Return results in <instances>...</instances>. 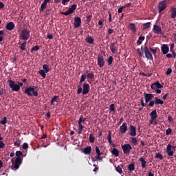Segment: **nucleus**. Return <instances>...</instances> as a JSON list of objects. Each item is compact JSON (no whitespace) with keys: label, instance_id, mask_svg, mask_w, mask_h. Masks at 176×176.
Returning <instances> with one entry per match:
<instances>
[{"label":"nucleus","instance_id":"34","mask_svg":"<svg viewBox=\"0 0 176 176\" xmlns=\"http://www.w3.org/2000/svg\"><path fill=\"white\" fill-rule=\"evenodd\" d=\"M38 74H39V75H41V76H42V78H43V79L46 78V73H45V70H43V69L39 70Z\"/></svg>","mask_w":176,"mask_h":176},{"label":"nucleus","instance_id":"23","mask_svg":"<svg viewBox=\"0 0 176 176\" xmlns=\"http://www.w3.org/2000/svg\"><path fill=\"white\" fill-rule=\"evenodd\" d=\"M139 162L141 163L142 168H146V161H145V158L144 157H141L139 159Z\"/></svg>","mask_w":176,"mask_h":176},{"label":"nucleus","instance_id":"62","mask_svg":"<svg viewBox=\"0 0 176 176\" xmlns=\"http://www.w3.org/2000/svg\"><path fill=\"white\" fill-rule=\"evenodd\" d=\"M149 49H150L151 52H153V54H156V52H157V49H153V48H152L151 47H149Z\"/></svg>","mask_w":176,"mask_h":176},{"label":"nucleus","instance_id":"58","mask_svg":"<svg viewBox=\"0 0 176 176\" xmlns=\"http://www.w3.org/2000/svg\"><path fill=\"white\" fill-rule=\"evenodd\" d=\"M112 140V133L111 131H109L108 136H107V141Z\"/></svg>","mask_w":176,"mask_h":176},{"label":"nucleus","instance_id":"53","mask_svg":"<svg viewBox=\"0 0 176 176\" xmlns=\"http://www.w3.org/2000/svg\"><path fill=\"white\" fill-rule=\"evenodd\" d=\"M137 142H138V141H137V139L134 137L131 138V143L134 144L135 145H137Z\"/></svg>","mask_w":176,"mask_h":176},{"label":"nucleus","instance_id":"60","mask_svg":"<svg viewBox=\"0 0 176 176\" xmlns=\"http://www.w3.org/2000/svg\"><path fill=\"white\" fill-rule=\"evenodd\" d=\"M130 6H131V3H128L124 4V6H122V8L124 9H126V8H130Z\"/></svg>","mask_w":176,"mask_h":176},{"label":"nucleus","instance_id":"45","mask_svg":"<svg viewBox=\"0 0 176 176\" xmlns=\"http://www.w3.org/2000/svg\"><path fill=\"white\" fill-rule=\"evenodd\" d=\"M25 46H27V41L23 42L20 47L21 50H25Z\"/></svg>","mask_w":176,"mask_h":176},{"label":"nucleus","instance_id":"14","mask_svg":"<svg viewBox=\"0 0 176 176\" xmlns=\"http://www.w3.org/2000/svg\"><path fill=\"white\" fill-rule=\"evenodd\" d=\"M151 89H152V90H155H155L157 89H163V85H162L159 81H156L151 85Z\"/></svg>","mask_w":176,"mask_h":176},{"label":"nucleus","instance_id":"64","mask_svg":"<svg viewBox=\"0 0 176 176\" xmlns=\"http://www.w3.org/2000/svg\"><path fill=\"white\" fill-rule=\"evenodd\" d=\"M155 101H153V100H151L150 101V102H149V104H148V106L149 107H153V105H155Z\"/></svg>","mask_w":176,"mask_h":176},{"label":"nucleus","instance_id":"33","mask_svg":"<svg viewBox=\"0 0 176 176\" xmlns=\"http://www.w3.org/2000/svg\"><path fill=\"white\" fill-rule=\"evenodd\" d=\"M96 140V137H94V134L91 133L89 135V142H91V144H93Z\"/></svg>","mask_w":176,"mask_h":176},{"label":"nucleus","instance_id":"39","mask_svg":"<svg viewBox=\"0 0 176 176\" xmlns=\"http://www.w3.org/2000/svg\"><path fill=\"white\" fill-rule=\"evenodd\" d=\"M107 61L108 63V65H111L112 64V63H113V57H112L111 56H109Z\"/></svg>","mask_w":176,"mask_h":176},{"label":"nucleus","instance_id":"36","mask_svg":"<svg viewBox=\"0 0 176 176\" xmlns=\"http://www.w3.org/2000/svg\"><path fill=\"white\" fill-rule=\"evenodd\" d=\"M151 28V22H147L143 24V30H148Z\"/></svg>","mask_w":176,"mask_h":176},{"label":"nucleus","instance_id":"1","mask_svg":"<svg viewBox=\"0 0 176 176\" xmlns=\"http://www.w3.org/2000/svg\"><path fill=\"white\" fill-rule=\"evenodd\" d=\"M77 94H81L82 93V96H86V94H89V91H90V85L87 82H85L82 87L80 85L77 86Z\"/></svg>","mask_w":176,"mask_h":176},{"label":"nucleus","instance_id":"31","mask_svg":"<svg viewBox=\"0 0 176 176\" xmlns=\"http://www.w3.org/2000/svg\"><path fill=\"white\" fill-rule=\"evenodd\" d=\"M170 12H171V18L172 19H175V17H176V8H172Z\"/></svg>","mask_w":176,"mask_h":176},{"label":"nucleus","instance_id":"8","mask_svg":"<svg viewBox=\"0 0 176 176\" xmlns=\"http://www.w3.org/2000/svg\"><path fill=\"white\" fill-rule=\"evenodd\" d=\"M8 82L9 87L12 89V91H19V87L17 85V84H16V82H14V81L12 80H8Z\"/></svg>","mask_w":176,"mask_h":176},{"label":"nucleus","instance_id":"32","mask_svg":"<svg viewBox=\"0 0 176 176\" xmlns=\"http://www.w3.org/2000/svg\"><path fill=\"white\" fill-rule=\"evenodd\" d=\"M142 41H145V36H140L137 41L138 45H142Z\"/></svg>","mask_w":176,"mask_h":176},{"label":"nucleus","instance_id":"59","mask_svg":"<svg viewBox=\"0 0 176 176\" xmlns=\"http://www.w3.org/2000/svg\"><path fill=\"white\" fill-rule=\"evenodd\" d=\"M28 143H23V144H22V148H23V149H24V150H25V149H28Z\"/></svg>","mask_w":176,"mask_h":176},{"label":"nucleus","instance_id":"10","mask_svg":"<svg viewBox=\"0 0 176 176\" xmlns=\"http://www.w3.org/2000/svg\"><path fill=\"white\" fill-rule=\"evenodd\" d=\"M167 8V0H163L162 1L159 3L158 10L159 12H163Z\"/></svg>","mask_w":176,"mask_h":176},{"label":"nucleus","instance_id":"49","mask_svg":"<svg viewBox=\"0 0 176 176\" xmlns=\"http://www.w3.org/2000/svg\"><path fill=\"white\" fill-rule=\"evenodd\" d=\"M87 78V75H86V74H82V75L81 76V77H80V80H81V82H85V80H86Z\"/></svg>","mask_w":176,"mask_h":176},{"label":"nucleus","instance_id":"52","mask_svg":"<svg viewBox=\"0 0 176 176\" xmlns=\"http://www.w3.org/2000/svg\"><path fill=\"white\" fill-rule=\"evenodd\" d=\"M171 133H173V129H171V128H168V129H166V135H170Z\"/></svg>","mask_w":176,"mask_h":176},{"label":"nucleus","instance_id":"7","mask_svg":"<svg viewBox=\"0 0 176 176\" xmlns=\"http://www.w3.org/2000/svg\"><path fill=\"white\" fill-rule=\"evenodd\" d=\"M121 148L124 152V155H130V151L133 149L131 144H124L121 146Z\"/></svg>","mask_w":176,"mask_h":176},{"label":"nucleus","instance_id":"4","mask_svg":"<svg viewBox=\"0 0 176 176\" xmlns=\"http://www.w3.org/2000/svg\"><path fill=\"white\" fill-rule=\"evenodd\" d=\"M149 115L151 116V120H149L150 124H157V120H156L157 119V111H156V110H153L149 113Z\"/></svg>","mask_w":176,"mask_h":176},{"label":"nucleus","instance_id":"13","mask_svg":"<svg viewBox=\"0 0 176 176\" xmlns=\"http://www.w3.org/2000/svg\"><path fill=\"white\" fill-rule=\"evenodd\" d=\"M129 135L131 137H135L137 135V128L134 125L131 124L129 126Z\"/></svg>","mask_w":176,"mask_h":176},{"label":"nucleus","instance_id":"3","mask_svg":"<svg viewBox=\"0 0 176 176\" xmlns=\"http://www.w3.org/2000/svg\"><path fill=\"white\" fill-rule=\"evenodd\" d=\"M30 30L27 29H23L21 31V33L19 34V37L22 41H28L30 39Z\"/></svg>","mask_w":176,"mask_h":176},{"label":"nucleus","instance_id":"12","mask_svg":"<svg viewBox=\"0 0 176 176\" xmlns=\"http://www.w3.org/2000/svg\"><path fill=\"white\" fill-rule=\"evenodd\" d=\"M82 25V19L80 17H74V28H79Z\"/></svg>","mask_w":176,"mask_h":176},{"label":"nucleus","instance_id":"19","mask_svg":"<svg viewBox=\"0 0 176 176\" xmlns=\"http://www.w3.org/2000/svg\"><path fill=\"white\" fill-rule=\"evenodd\" d=\"M120 131L121 134H126L127 131V124L126 122H123L122 125L120 126Z\"/></svg>","mask_w":176,"mask_h":176},{"label":"nucleus","instance_id":"40","mask_svg":"<svg viewBox=\"0 0 176 176\" xmlns=\"http://www.w3.org/2000/svg\"><path fill=\"white\" fill-rule=\"evenodd\" d=\"M86 122V118H83V116H81L78 120V124H82V123H85Z\"/></svg>","mask_w":176,"mask_h":176},{"label":"nucleus","instance_id":"50","mask_svg":"<svg viewBox=\"0 0 176 176\" xmlns=\"http://www.w3.org/2000/svg\"><path fill=\"white\" fill-rule=\"evenodd\" d=\"M51 100H52V101H54V102H58V101H60V99L58 98V96H54Z\"/></svg>","mask_w":176,"mask_h":176},{"label":"nucleus","instance_id":"43","mask_svg":"<svg viewBox=\"0 0 176 176\" xmlns=\"http://www.w3.org/2000/svg\"><path fill=\"white\" fill-rule=\"evenodd\" d=\"M5 34V31L0 30V43L3 41V35Z\"/></svg>","mask_w":176,"mask_h":176},{"label":"nucleus","instance_id":"57","mask_svg":"<svg viewBox=\"0 0 176 176\" xmlns=\"http://www.w3.org/2000/svg\"><path fill=\"white\" fill-rule=\"evenodd\" d=\"M172 72H173V69L171 68H168L166 72V75H171Z\"/></svg>","mask_w":176,"mask_h":176},{"label":"nucleus","instance_id":"26","mask_svg":"<svg viewBox=\"0 0 176 176\" xmlns=\"http://www.w3.org/2000/svg\"><path fill=\"white\" fill-rule=\"evenodd\" d=\"M85 41L87 42V43H89V45H93V43H94V38L90 36H88Z\"/></svg>","mask_w":176,"mask_h":176},{"label":"nucleus","instance_id":"61","mask_svg":"<svg viewBox=\"0 0 176 176\" xmlns=\"http://www.w3.org/2000/svg\"><path fill=\"white\" fill-rule=\"evenodd\" d=\"M5 148V143L3 142L0 141V149H3Z\"/></svg>","mask_w":176,"mask_h":176},{"label":"nucleus","instance_id":"47","mask_svg":"<svg viewBox=\"0 0 176 176\" xmlns=\"http://www.w3.org/2000/svg\"><path fill=\"white\" fill-rule=\"evenodd\" d=\"M96 153L97 156H101V155H102V153L100 151V148H98V146H96Z\"/></svg>","mask_w":176,"mask_h":176},{"label":"nucleus","instance_id":"37","mask_svg":"<svg viewBox=\"0 0 176 176\" xmlns=\"http://www.w3.org/2000/svg\"><path fill=\"white\" fill-rule=\"evenodd\" d=\"M128 170L129 171H134V170H135V166L134 164H129L128 166Z\"/></svg>","mask_w":176,"mask_h":176},{"label":"nucleus","instance_id":"46","mask_svg":"<svg viewBox=\"0 0 176 176\" xmlns=\"http://www.w3.org/2000/svg\"><path fill=\"white\" fill-rule=\"evenodd\" d=\"M6 123H8V118L3 117V120H1L0 121V124L5 125V124H6Z\"/></svg>","mask_w":176,"mask_h":176},{"label":"nucleus","instance_id":"16","mask_svg":"<svg viewBox=\"0 0 176 176\" xmlns=\"http://www.w3.org/2000/svg\"><path fill=\"white\" fill-rule=\"evenodd\" d=\"M23 163V159L22 158H16L15 159V164L13 166V170H17L20 165Z\"/></svg>","mask_w":176,"mask_h":176},{"label":"nucleus","instance_id":"15","mask_svg":"<svg viewBox=\"0 0 176 176\" xmlns=\"http://www.w3.org/2000/svg\"><path fill=\"white\" fill-rule=\"evenodd\" d=\"M23 163V159L22 158H16L15 159V164L13 166V170H17L20 165Z\"/></svg>","mask_w":176,"mask_h":176},{"label":"nucleus","instance_id":"29","mask_svg":"<svg viewBox=\"0 0 176 176\" xmlns=\"http://www.w3.org/2000/svg\"><path fill=\"white\" fill-rule=\"evenodd\" d=\"M43 71H44V72H45L46 74H47V72H49L50 71V68L49 67V65H43Z\"/></svg>","mask_w":176,"mask_h":176},{"label":"nucleus","instance_id":"35","mask_svg":"<svg viewBox=\"0 0 176 176\" xmlns=\"http://www.w3.org/2000/svg\"><path fill=\"white\" fill-rule=\"evenodd\" d=\"M47 6V3L43 1V3L41 6L40 12H43L46 9V6Z\"/></svg>","mask_w":176,"mask_h":176},{"label":"nucleus","instance_id":"44","mask_svg":"<svg viewBox=\"0 0 176 176\" xmlns=\"http://www.w3.org/2000/svg\"><path fill=\"white\" fill-rule=\"evenodd\" d=\"M155 159H160V160H163V155L160 153H157L155 154Z\"/></svg>","mask_w":176,"mask_h":176},{"label":"nucleus","instance_id":"41","mask_svg":"<svg viewBox=\"0 0 176 176\" xmlns=\"http://www.w3.org/2000/svg\"><path fill=\"white\" fill-rule=\"evenodd\" d=\"M39 50V46L36 45L31 48L30 52L31 53H33L34 52H38Z\"/></svg>","mask_w":176,"mask_h":176},{"label":"nucleus","instance_id":"25","mask_svg":"<svg viewBox=\"0 0 176 176\" xmlns=\"http://www.w3.org/2000/svg\"><path fill=\"white\" fill-rule=\"evenodd\" d=\"M155 100V104H156L157 105H163V104H164V101H163L162 100L160 99L157 97H155L154 98Z\"/></svg>","mask_w":176,"mask_h":176},{"label":"nucleus","instance_id":"55","mask_svg":"<svg viewBox=\"0 0 176 176\" xmlns=\"http://www.w3.org/2000/svg\"><path fill=\"white\" fill-rule=\"evenodd\" d=\"M109 109L111 112H113V111H115V104H110Z\"/></svg>","mask_w":176,"mask_h":176},{"label":"nucleus","instance_id":"48","mask_svg":"<svg viewBox=\"0 0 176 176\" xmlns=\"http://www.w3.org/2000/svg\"><path fill=\"white\" fill-rule=\"evenodd\" d=\"M21 144V140H18L16 142H14V146H17L19 148Z\"/></svg>","mask_w":176,"mask_h":176},{"label":"nucleus","instance_id":"54","mask_svg":"<svg viewBox=\"0 0 176 176\" xmlns=\"http://www.w3.org/2000/svg\"><path fill=\"white\" fill-rule=\"evenodd\" d=\"M137 52H138V54H139V56H140V57H144V52H141V50H140V48H138V50H137Z\"/></svg>","mask_w":176,"mask_h":176},{"label":"nucleus","instance_id":"22","mask_svg":"<svg viewBox=\"0 0 176 176\" xmlns=\"http://www.w3.org/2000/svg\"><path fill=\"white\" fill-rule=\"evenodd\" d=\"M110 50H111V52L113 53V54H115V53H116V52H118V47L115 45V43H111Z\"/></svg>","mask_w":176,"mask_h":176},{"label":"nucleus","instance_id":"51","mask_svg":"<svg viewBox=\"0 0 176 176\" xmlns=\"http://www.w3.org/2000/svg\"><path fill=\"white\" fill-rule=\"evenodd\" d=\"M116 170L118 173H119V174H122V173H123V170H122V168L119 166L116 167Z\"/></svg>","mask_w":176,"mask_h":176},{"label":"nucleus","instance_id":"6","mask_svg":"<svg viewBox=\"0 0 176 176\" xmlns=\"http://www.w3.org/2000/svg\"><path fill=\"white\" fill-rule=\"evenodd\" d=\"M76 8H78V6L76 4H73L66 12H61L60 14L69 16V14H72V13L76 10Z\"/></svg>","mask_w":176,"mask_h":176},{"label":"nucleus","instance_id":"5","mask_svg":"<svg viewBox=\"0 0 176 176\" xmlns=\"http://www.w3.org/2000/svg\"><path fill=\"white\" fill-rule=\"evenodd\" d=\"M143 52L147 60H153V56L152 55V53H151V51H149V48L148 47V46H146V45H144L143 48Z\"/></svg>","mask_w":176,"mask_h":176},{"label":"nucleus","instance_id":"20","mask_svg":"<svg viewBox=\"0 0 176 176\" xmlns=\"http://www.w3.org/2000/svg\"><path fill=\"white\" fill-rule=\"evenodd\" d=\"M14 27H16V25H14V23L13 22H9L6 24V29L8 31H12V30H14Z\"/></svg>","mask_w":176,"mask_h":176},{"label":"nucleus","instance_id":"28","mask_svg":"<svg viewBox=\"0 0 176 176\" xmlns=\"http://www.w3.org/2000/svg\"><path fill=\"white\" fill-rule=\"evenodd\" d=\"M111 153H112V155H114V156H116V157H118V156H119V151L118 149H116V148H113V149L111 151Z\"/></svg>","mask_w":176,"mask_h":176},{"label":"nucleus","instance_id":"17","mask_svg":"<svg viewBox=\"0 0 176 176\" xmlns=\"http://www.w3.org/2000/svg\"><path fill=\"white\" fill-rule=\"evenodd\" d=\"M144 94L146 102H149V101H152V99L154 97L153 94H146V92H144Z\"/></svg>","mask_w":176,"mask_h":176},{"label":"nucleus","instance_id":"2","mask_svg":"<svg viewBox=\"0 0 176 176\" xmlns=\"http://www.w3.org/2000/svg\"><path fill=\"white\" fill-rule=\"evenodd\" d=\"M36 87H26L24 91L25 94H27L28 97H38V90H36Z\"/></svg>","mask_w":176,"mask_h":176},{"label":"nucleus","instance_id":"21","mask_svg":"<svg viewBox=\"0 0 176 176\" xmlns=\"http://www.w3.org/2000/svg\"><path fill=\"white\" fill-rule=\"evenodd\" d=\"M161 50L163 54H167V53L170 52V47H168L167 45L164 44L161 47Z\"/></svg>","mask_w":176,"mask_h":176},{"label":"nucleus","instance_id":"38","mask_svg":"<svg viewBox=\"0 0 176 176\" xmlns=\"http://www.w3.org/2000/svg\"><path fill=\"white\" fill-rule=\"evenodd\" d=\"M83 129H85V126L82 124H78V134H82Z\"/></svg>","mask_w":176,"mask_h":176},{"label":"nucleus","instance_id":"11","mask_svg":"<svg viewBox=\"0 0 176 176\" xmlns=\"http://www.w3.org/2000/svg\"><path fill=\"white\" fill-rule=\"evenodd\" d=\"M98 65L100 68H102L105 65V60H104V56L102 54L98 56Z\"/></svg>","mask_w":176,"mask_h":176},{"label":"nucleus","instance_id":"24","mask_svg":"<svg viewBox=\"0 0 176 176\" xmlns=\"http://www.w3.org/2000/svg\"><path fill=\"white\" fill-rule=\"evenodd\" d=\"M82 152L85 155H90L91 153V146H89L87 148H85L82 150Z\"/></svg>","mask_w":176,"mask_h":176},{"label":"nucleus","instance_id":"42","mask_svg":"<svg viewBox=\"0 0 176 176\" xmlns=\"http://www.w3.org/2000/svg\"><path fill=\"white\" fill-rule=\"evenodd\" d=\"M87 77L88 79H94V73H87Z\"/></svg>","mask_w":176,"mask_h":176},{"label":"nucleus","instance_id":"63","mask_svg":"<svg viewBox=\"0 0 176 176\" xmlns=\"http://www.w3.org/2000/svg\"><path fill=\"white\" fill-rule=\"evenodd\" d=\"M47 38L48 39H53V34H52L50 33H47Z\"/></svg>","mask_w":176,"mask_h":176},{"label":"nucleus","instance_id":"9","mask_svg":"<svg viewBox=\"0 0 176 176\" xmlns=\"http://www.w3.org/2000/svg\"><path fill=\"white\" fill-rule=\"evenodd\" d=\"M176 146H173L170 144H168L166 146V153L168 156H174V151H175ZM173 149V151H172Z\"/></svg>","mask_w":176,"mask_h":176},{"label":"nucleus","instance_id":"27","mask_svg":"<svg viewBox=\"0 0 176 176\" xmlns=\"http://www.w3.org/2000/svg\"><path fill=\"white\" fill-rule=\"evenodd\" d=\"M129 28L132 32L135 34L137 32V28H135V23H130L129 24Z\"/></svg>","mask_w":176,"mask_h":176},{"label":"nucleus","instance_id":"56","mask_svg":"<svg viewBox=\"0 0 176 176\" xmlns=\"http://www.w3.org/2000/svg\"><path fill=\"white\" fill-rule=\"evenodd\" d=\"M91 19H93V15L90 14L87 16L86 21H87V23H90V21H91Z\"/></svg>","mask_w":176,"mask_h":176},{"label":"nucleus","instance_id":"18","mask_svg":"<svg viewBox=\"0 0 176 176\" xmlns=\"http://www.w3.org/2000/svg\"><path fill=\"white\" fill-rule=\"evenodd\" d=\"M153 31L154 34H157V35H159L160 34H162V28L157 25H153Z\"/></svg>","mask_w":176,"mask_h":176},{"label":"nucleus","instance_id":"30","mask_svg":"<svg viewBox=\"0 0 176 176\" xmlns=\"http://www.w3.org/2000/svg\"><path fill=\"white\" fill-rule=\"evenodd\" d=\"M15 155L17 157L16 159H21L23 157V152L21 151H17L15 153Z\"/></svg>","mask_w":176,"mask_h":176}]
</instances>
